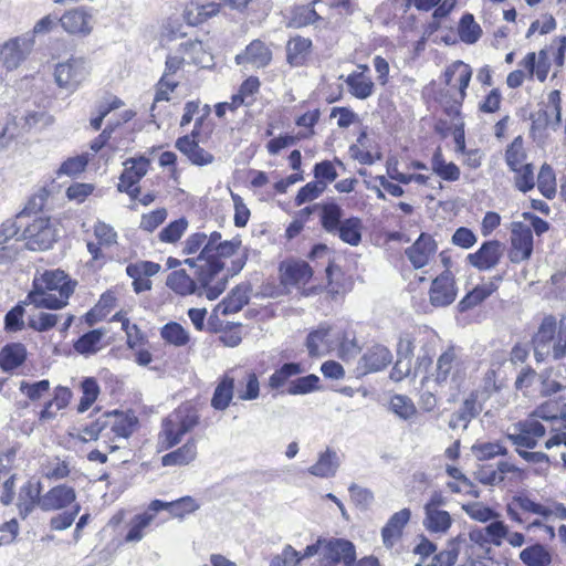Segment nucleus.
Masks as SVG:
<instances>
[{
  "label": "nucleus",
  "instance_id": "nucleus-1",
  "mask_svg": "<svg viewBox=\"0 0 566 566\" xmlns=\"http://www.w3.org/2000/svg\"><path fill=\"white\" fill-rule=\"evenodd\" d=\"M76 282L62 270L45 271L33 280V290L28 301L35 307L59 310L67 305Z\"/></svg>",
  "mask_w": 566,
  "mask_h": 566
},
{
  "label": "nucleus",
  "instance_id": "nucleus-2",
  "mask_svg": "<svg viewBox=\"0 0 566 566\" xmlns=\"http://www.w3.org/2000/svg\"><path fill=\"white\" fill-rule=\"evenodd\" d=\"M222 242L221 234L214 231L207 237V241L197 256L184 261L188 266L196 269L198 280L206 289V296L209 300H216L224 291L227 284V276L218 277L224 263L214 258V250Z\"/></svg>",
  "mask_w": 566,
  "mask_h": 566
},
{
  "label": "nucleus",
  "instance_id": "nucleus-3",
  "mask_svg": "<svg viewBox=\"0 0 566 566\" xmlns=\"http://www.w3.org/2000/svg\"><path fill=\"white\" fill-rule=\"evenodd\" d=\"M137 422V417L133 413L107 412L82 430V439L85 441L102 439L108 444L109 451L114 452L120 448L117 442L125 441L132 436Z\"/></svg>",
  "mask_w": 566,
  "mask_h": 566
},
{
  "label": "nucleus",
  "instance_id": "nucleus-4",
  "mask_svg": "<svg viewBox=\"0 0 566 566\" xmlns=\"http://www.w3.org/2000/svg\"><path fill=\"white\" fill-rule=\"evenodd\" d=\"M534 356L541 363L547 358L555 360L566 356V316L556 326V318L552 315L544 317L537 333L533 338Z\"/></svg>",
  "mask_w": 566,
  "mask_h": 566
},
{
  "label": "nucleus",
  "instance_id": "nucleus-5",
  "mask_svg": "<svg viewBox=\"0 0 566 566\" xmlns=\"http://www.w3.org/2000/svg\"><path fill=\"white\" fill-rule=\"evenodd\" d=\"M448 499L441 492H433L423 506V527L432 534L444 535L453 524L451 514L444 510Z\"/></svg>",
  "mask_w": 566,
  "mask_h": 566
},
{
  "label": "nucleus",
  "instance_id": "nucleus-6",
  "mask_svg": "<svg viewBox=\"0 0 566 566\" xmlns=\"http://www.w3.org/2000/svg\"><path fill=\"white\" fill-rule=\"evenodd\" d=\"M90 74V65L83 57H71L55 66L56 84L65 90L75 91Z\"/></svg>",
  "mask_w": 566,
  "mask_h": 566
},
{
  "label": "nucleus",
  "instance_id": "nucleus-7",
  "mask_svg": "<svg viewBox=\"0 0 566 566\" xmlns=\"http://www.w3.org/2000/svg\"><path fill=\"white\" fill-rule=\"evenodd\" d=\"M23 239L30 250H48L55 242L57 233L50 218L34 219L23 231Z\"/></svg>",
  "mask_w": 566,
  "mask_h": 566
},
{
  "label": "nucleus",
  "instance_id": "nucleus-8",
  "mask_svg": "<svg viewBox=\"0 0 566 566\" xmlns=\"http://www.w3.org/2000/svg\"><path fill=\"white\" fill-rule=\"evenodd\" d=\"M533 253V233L531 227L514 221L511 223V249L509 258L513 263L528 260Z\"/></svg>",
  "mask_w": 566,
  "mask_h": 566
},
{
  "label": "nucleus",
  "instance_id": "nucleus-9",
  "mask_svg": "<svg viewBox=\"0 0 566 566\" xmlns=\"http://www.w3.org/2000/svg\"><path fill=\"white\" fill-rule=\"evenodd\" d=\"M458 295L455 280L450 270L443 271L431 283L429 302L434 307H446L454 302Z\"/></svg>",
  "mask_w": 566,
  "mask_h": 566
},
{
  "label": "nucleus",
  "instance_id": "nucleus-10",
  "mask_svg": "<svg viewBox=\"0 0 566 566\" xmlns=\"http://www.w3.org/2000/svg\"><path fill=\"white\" fill-rule=\"evenodd\" d=\"M355 557V545L348 539L332 537L323 543V560L327 564L354 566Z\"/></svg>",
  "mask_w": 566,
  "mask_h": 566
},
{
  "label": "nucleus",
  "instance_id": "nucleus-11",
  "mask_svg": "<svg viewBox=\"0 0 566 566\" xmlns=\"http://www.w3.org/2000/svg\"><path fill=\"white\" fill-rule=\"evenodd\" d=\"M201 123V118L197 119L196 130H193L191 135L179 137L176 140V148L187 156L190 163L196 166H207L212 164L214 160L213 155L200 147L196 140V137L198 136V128Z\"/></svg>",
  "mask_w": 566,
  "mask_h": 566
},
{
  "label": "nucleus",
  "instance_id": "nucleus-12",
  "mask_svg": "<svg viewBox=\"0 0 566 566\" xmlns=\"http://www.w3.org/2000/svg\"><path fill=\"white\" fill-rule=\"evenodd\" d=\"M503 253V244L497 240H490L484 242L476 252L468 254L467 260L479 271H488L500 263Z\"/></svg>",
  "mask_w": 566,
  "mask_h": 566
},
{
  "label": "nucleus",
  "instance_id": "nucleus-13",
  "mask_svg": "<svg viewBox=\"0 0 566 566\" xmlns=\"http://www.w3.org/2000/svg\"><path fill=\"white\" fill-rule=\"evenodd\" d=\"M461 368V359L453 348H449L442 353L437 360V368L433 374L434 380L440 385L447 384L448 381L457 385Z\"/></svg>",
  "mask_w": 566,
  "mask_h": 566
},
{
  "label": "nucleus",
  "instance_id": "nucleus-14",
  "mask_svg": "<svg viewBox=\"0 0 566 566\" xmlns=\"http://www.w3.org/2000/svg\"><path fill=\"white\" fill-rule=\"evenodd\" d=\"M482 394L478 391H472L459 407V409L453 412L449 420V427L451 429H458L462 427V429H467L470 421L476 418L483 409L482 402L480 401V396Z\"/></svg>",
  "mask_w": 566,
  "mask_h": 566
},
{
  "label": "nucleus",
  "instance_id": "nucleus-15",
  "mask_svg": "<svg viewBox=\"0 0 566 566\" xmlns=\"http://www.w3.org/2000/svg\"><path fill=\"white\" fill-rule=\"evenodd\" d=\"M160 271V264L151 261H138L126 266V273L133 279V289L139 294L151 289L150 276Z\"/></svg>",
  "mask_w": 566,
  "mask_h": 566
},
{
  "label": "nucleus",
  "instance_id": "nucleus-16",
  "mask_svg": "<svg viewBox=\"0 0 566 566\" xmlns=\"http://www.w3.org/2000/svg\"><path fill=\"white\" fill-rule=\"evenodd\" d=\"M31 42L24 38H14L0 48V62L7 70L17 69L31 50Z\"/></svg>",
  "mask_w": 566,
  "mask_h": 566
},
{
  "label": "nucleus",
  "instance_id": "nucleus-17",
  "mask_svg": "<svg viewBox=\"0 0 566 566\" xmlns=\"http://www.w3.org/2000/svg\"><path fill=\"white\" fill-rule=\"evenodd\" d=\"M281 283L284 286H305L313 276V270L305 261L293 260L280 266Z\"/></svg>",
  "mask_w": 566,
  "mask_h": 566
},
{
  "label": "nucleus",
  "instance_id": "nucleus-18",
  "mask_svg": "<svg viewBox=\"0 0 566 566\" xmlns=\"http://www.w3.org/2000/svg\"><path fill=\"white\" fill-rule=\"evenodd\" d=\"M59 22L70 34L87 35L92 31V15L84 8L67 10L59 18Z\"/></svg>",
  "mask_w": 566,
  "mask_h": 566
},
{
  "label": "nucleus",
  "instance_id": "nucleus-19",
  "mask_svg": "<svg viewBox=\"0 0 566 566\" xmlns=\"http://www.w3.org/2000/svg\"><path fill=\"white\" fill-rule=\"evenodd\" d=\"M437 251L434 240L428 234H420L417 241L406 249V255L416 269L426 266Z\"/></svg>",
  "mask_w": 566,
  "mask_h": 566
},
{
  "label": "nucleus",
  "instance_id": "nucleus-20",
  "mask_svg": "<svg viewBox=\"0 0 566 566\" xmlns=\"http://www.w3.org/2000/svg\"><path fill=\"white\" fill-rule=\"evenodd\" d=\"M75 491L67 485H57L41 496L39 506L43 511H55L66 507L75 501Z\"/></svg>",
  "mask_w": 566,
  "mask_h": 566
},
{
  "label": "nucleus",
  "instance_id": "nucleus-21",
  "mask_svg": "<svg viewBox=\"0 0 566 566\" xmlns=\"http://www.w3.org/2000/svg\"><path fill=\"white\" fill-rule=\"evenodd\" d=\"M195 275H197L195 273ZM195 281L191 279L185 270H177L171 272L166 281L168 287H170L174 292L180 295H206V289L201 285V282L198 280Z\"/></svg>",
  "mask_w": 566,
  "mask_h": 566
},
{
  "label": "nucleus",
  "instance_id": "nucleus-22",
  "mask_svg": "<svg viewBox=\"0 0 566 566\" xmlns=\"http://www.w3.org/2000/svg\"><path fill=\"white\" fill-rule=\"evenodd\" d=\"M20 228L15 221L7 220L0 228V263L11 262L18 254L15 237Z\"/></svg>",
  "mask_w": 566,
  "mask_h": 566
},
{
  "label": "nucleus",
  "instance_id": "nucleus-23",
  "mask_svg": "<svg viewBox=\"0 0 566 566\" xmlns=\"http://www.w3.org/2000/svg\"><path fill=\"white\" fill-rule=\"evenodd\" d=\"M272 60V52L261 40L252 41L243 54H238L235 61L238 64L250 63L255 67H265Z\"/></svg>",
  "mask_w": 566,
  "mask_h": 566
},
{
  "label": "nucleus",
  "instance_id": "nucleus-24",
  "mask_svg": "<svg viewBox=\"0 0 566 566\" xmlns=\"http://www.w3.org/2000/svg\"><path fill=\"white\" fill-rule=\"evenodd\" d=\"M150 161L146 157L128 158L124 161V171L119 177L117 189H125V184L137 185L147 174Z\"/></svg>",
  "mask_w": 566,
  "mask_h": 566
},
{
  "label": "nucleus",
  "instance_id": "nucleus-25",
  "mask_svg": "<svg viewBox=\"0 0 566 566\" xmlns=\"http://www.w3.org/2000/svg\"><path fill=\"white\" fill-rule=\"evenodd\" d=\"M359 71L349 74L345 82L352 95L359 99L368 98L374 92V83L369 76L365 74L368 70L367 65H358Z\"/></svg>",
  "mask_w": 566,
  "mask_h": 566
},
{
  "label": "nucleus",
  "instance_id": "nucleus-26",
  "mask_svg": "<svg viewBox=\"0 0 566 566\" xmlns=\"http://www.w3.org/2000/svg\"><path fill=\"white\" fill-rule=\"evenodd\" d=\"M410 516V510L402 509L389 518L381 531L382 541L387 547H392L396 541L401 536L402 530L409 522Z\"/></svg>",
  "mask_w": 566,
  "mask_h": 566
},
{
  "label": "nucleus",
  "instance_id": "nucleus-27",
  "mask_svg": "<svg viewBox=\"0 0 566 566\" xmlns=\"http://www.w3.org/2000/svg\"><path fill=\"white\" fill-rule=\"evenodd\" d=\"M339 464L337 452L327 448L319 453L317 461L308 468V472L318 478H332L336 474Z\"/></svg>",
  "mask_w": 566,
  "mask_h": 566
},
{
  "label": "nucleus",
  "instance_id": "nucleus-28",
  "mask_svg": "<svg viewBox=\"0 0 566 566\" xmlns=\"http://www.w3.org/2000/svg\"><path fill=\"white\" fill-rule=\"evenodd\" d=\"M251 287L249 284H241L234 287L230 295L218 305L223 315L238 313L248 304L250 300Z\"/></svg>",
  "mask_w": 566,
  "mask_h": 566
},
{
  "label": "nucleus",
  "instance_id": "nucleus-29",
  "mask_svg": "<svg viewBox=\"0 0 566 566\" xmlns=\"http://www.w3.org/2000/svg\"><path fill=\"white\" fill-rule=\"evenodd\" d=\"M312 41L303 36H294L286 44V60L292 66L304 64L311 52Z\"/></svg>",
  "mask_w": 566,
  "mask_h": 566
},
{
  "label": "nucleus",
  "instance_id": "nucleus-30",
  "mask_svg": "<svg viewBox=\"0 0 566 566\" xmlns=\"http://www.w3.org/2000/svg\"><path fill=\"white\" fill-rule=\"evenodd\" d=\"M234 384L233 377L229 374L223 375L212 395V408L223 411L229 407L234 394Z\"/></svg>",
  "mask_w": 566,
  "mask_h": 566
},
{
  "label": "nucleus",
  "instance_id": "nucleus-31",
  "mask_svg": "<svg viewBox=\"0 0 566 566\" xmlns=\"http://www.w3.org/2000/svg\"><path fill=\"white\" fill-rule=\"evenodd\" d=\"M179 51L184 53L186 59H189L190 63L197 66L209 67L212 64V55L206 51L200 41L182 42L179 44Z\"/></svg>",
  "mask_w": 566,
  "mask_h": 566
},
{
  "label": "nucleus",
  "instance_id": "nucleus-32",
  "mask_svg": "<svg viewBox=\"0 0 566 566\" xmlns=\"http://www.w3.org/2000/svg\"><path fill=\"white\" fill-rule=\"evenodd\" d=\"M496 290L497 285L493 281L475 286L459 302V311L465 312L470 308H473L474 306L482 303L485 298H488Z\"/></svg>",
  "mask_w": 566,
  "mask_h": 566
},
{
  "label": "nucleus",
  "instance_id": "nucleus-33",
  "mask_svg": "<svg viewBox=\"0 0 566 566\" xmlns=\"http://www.w3.org/2000/svg\"><path fill=\"white\" fill-rule=\"evenodd\" d=\"M392 356L388 348L381 345L373 346L363 356L364 367L368 371H378L391 363Z\"/></svg>",
  "mask_w": 566,
  "mask_h": 566
},
{
  "label": "nucleus",
  "instance_id": "nucleus-34",
  "mask_svg": "<svg viewBox=\"0 0 566 566\" xmlns=\"http://www.w3.org/2000/svg\"><path fill=\"white\" fill-rule=\"evenodd\" d=\"M197 457V444L195 439L188 440L182 447L163 457L164 465H187Z\"/></svg>",
  "mask_w": 566,
  "mask_h": 566
},
{
  "label": "nucleus",
  "instance_id": "nucleus-35",
  "mask_svg": "<svg viewBox=\"0 0 566 566\" xmlns=\"http://www.w3.org/2000/svg\"><path fill=\"white\" fill-rule=\"evenodd\" d=\"M27 357V349L22 344L4 346L0 352V367L4 371L13 370L21 366Z\"/></svg>",
  "mask_w": 566,
  "mask_h": 566
},
{
  "label": "nucleus",
  "instance_id": "nucleus-36",
  "mask_svg": "<svg viewBox=\"0 0 566 566\" xmlns=\"http://www.w3.org/2000/svg\"><path fill=\"white\" fill-rule=\"evenodd\" d=\"M344 211L340 206L335 202H328L321 206V223L323 229L336 234L338 227L342 224Z\"/></svg>",
  "mask_w": 566,
  "mask_h": 566
},
{
  "label": "nucleus",
  "instance_id": "nucleus-37",
  "mask_svg": "<svg viewBox=\"0 0 566 566\" xmlns=\"http://www.w3.org/2000/svg\"><path fill=\"white\" fill-rule=\"evenodd\" d=\"M361 220L357 217H350L343 220L335 235H338L343 242L355 247L361 241Z\"/></svg>",
  "mask_w": 566,
  "mask_h": 566
},
{
  "label": "nucleus",
  "instance_id": "nucleus-38",
  "mask_svg": "<svg viewBox=\"0 0 566 566\" xmlns=\"http://www.w3.org/2000/svg\"><path fill=\"white\" fill-rule=\"evenodd\" d=\"M40 499V484H34L31 482L24 484L21 488L19 494L18 506L20 510V515H22L23 517L29 515L33 511L35 505H39Z\"/></svg>",
  "mask_w": 566,
  "mask_h": 566
},
{
  "label": "nucleus",
  "instance_id": "nucleus-39",
  "mask_svg": "<svg viewBox=\"0 0 566 566\" xmlns=\"http://www.w3.org/2000/svg\"><path fill=\"white\" fill-rule=\"evenodd\" d=\"M431 168L443 180L457 181L460 179V168L453 163H447L439 148L432 156Z\"/></svg>",
  "mask_w": 566,
  "mask_h": 566
},
{
  "label": "nucleus",
  "instance_id": "nucleus-40",
  "mask_svg": "<svg viewBox=\"0 0 566 566\" xmlns=\"http://www.w3.org/2000/svg\"><path fill=\"white\" fill-rule=\"evenodd\" d=\"M103 336L104 332L101 329L90 331L74 343V349L81 355L96 354L102 348Z\"/></svg>",
  "mask_w": 566,
  "mask_h": 566
},
{
  "label": "nucleus",
  "instance_id": "nucleus-41",
  "mask_svg": "<svg viewBox=\"0 0 566 566\" xmlns=\"http://www.w3.org/2000/svg\"><path fill=\"white\" fill-rule=\"evenodd\" d=\"M527 154L524 149V140L522 136H517L507 146L505 150V163L510 170L526 166Z\"/></svg>",
  "mask_w": 566,
  "mask_h": 566
},
{
  "label": "nucleus",
  "instance_id": "nucleus-42",
  "mask_svg": "<svg viewBox=\"0 0 566 566\" xmlns=\"http://www.w3.org/2000/svg\"><path fill=\"white\" fill-rule=\"evenodd\" d=\"M458 33L462 42L473 44L481 38L482 29L475 22L473 14L464 13L460 19Z\"/></svg>",
  "mask_w": 566,
  "mask_h": 566
},
{
  "label": "nucleus",
  "instance_id": "nucleus-43",
  "mask_svg": "<svg viewBox=\"0 0 566 566\" xmlns=\"http://www.w3.org/2000/svg\"><path fill=\"white\" fill-rule=\"evenodd\" d=\"M389 409L402 420H409L417 413L413 401L405 395H394L389 401Z\"/></svg>",
  "mask_w": 566,
  "mask_h": 566
},
{
  "label": "nucleus",
  "instance_id": "nucleus-44",
  "mask_svg": "<svg viewBox=\"0 0 566 566\" xmlns=\"http://www.w3.org/2000/svg\"><path fill=\"white\" fill-rule=\"evenodd\" d=\"M537 188L547 199H552L556 195V177L553 168L548 164H544L541 167L537 176Z\"/></svg>",
  "mask_w": 566,
  "mask_h": 566
},
{
  "label": "nucleus",
  "instance_id": "nucleus-45",
  "mask_svg": "<svg viewBox=\"0 0 566 566\" xmlns=\"http://www.w3.org/2000/svg\"><path fill=\"white\" fill-rule=\"evenodd\" d=\"M520 558L527 566H546L551 563L549 554L538 544L524 548Z\"/></svg>",
  "mask_w": 566,
  "mask_h": 566
},
{
  "label": "nucleus",
  "instance_id": "nucleus-46",
  "mask_svg": "<svg viewBox=\"0 0 566 566\" xmlns=\"http://www.w3.org/2000/svg\"><path fill=\"white\" fill-rule=\"evenodd\" d=\"M512 171L514 172V186L517 190L526 193L535 187L536 182L533 164H526V166L516 168V170Z\"/></svg>",
  "mask_w": 566,
  "mask_h": 566
},
{
  "label": "nucleus",
  "instance_id": "nucleus-47",
  "mask_svg": "<svg viewBox=\"0 0 566 566\" xmlns=\"http://www.w3.org/2000/svg\"><path fill=\"white\" fill-rule=\"evenodd\" d=\"M155 514L145 512L136 515L132 522L129 531L125 536L126 542H139L144 537V530L147 528L153 522Z\"/></svg>",
  "mask_w": 566,
  "mask_h": 566
},
{
  "label": "nucleus",
  "instance_id": "nucleus-48",
  "mask_svg": "<svg viewBox=\"0 0 566 566\" xmlns=\"http://www.w3.org/2000/svg\"><path fill=\"white\" fill-rule=\"evenodd\" d=\"M303 371L297 363H286L279 370L271 375L269 386L273 389L282 387L289 378L296 376Z\"/></svg>",
  "mask_w": 566,
  "mask_h": 566
},
{
  "label": "nucleus",
  "instance_id": "nucleus-49",
  "mask_svg": "<svg viewBox=\"0 0 566 566\" xmlns=\"http://www.w3.org/2000/svg\"><path fill=\"white\" fill-rule=\"evenodd\" d=\"M161 337L175 346H184L189 340L188 333L178 323L166 324L161 329Z\"/></svg>",
  "mask_w": 566,
  "mask_h": 566
},
{
  "label": "nucleus",
  "instance_id": "nucleus-50",
  "mask_svg": "<svg viewBox=\"0 0 566 566\" xmlns=\"http://www.w3.org/2000/svg\"><path fill=\"white\" fill-rule=\"evenodd\" d=\"M326 189L325 181H311L302 187L295 198L296 206H302L305 202L313 201L318 198Z\"/></svg>",
  "mask_w": 566,
  "mask_h": 566
},
{
  "label": "nucleus",
  "instance_id": "nucleus-51",
  "mask_svg": "<svg viewBox=\"0 0 566 566\" xmlns=\"http://www.w3.org/2000/svg\"><path fill=\"white\" fill-rule=\"evenodd\" d=\"M319 378L316 375H307L300 377L290 382L287 394L290 395H305L318 389Z\"/></svg>",
  "mask_w": 566,
  "mask_h": 566
},
{
  "label": "nucleus",
  "instance_id": "nucleus-52",
  "mask_svg": "<svg viewBox=\"0 0 566 566\" xmlns=\"http://www.w3.org/2000/svg\"><path fill=\"white\" fill-rule=\"evenodd\" d=\"M479 461H486L497 455H506L507 449L499 442H486L472 448Z\"/></svg>",
  "mask_w": 566,
  "mask_h": 566
},
{
  "label": "nucleus",
  "instance_id": "nucleus-53",
  "mask_svg": "<svg viewBox=\"0 0 566 566\" xmlns=\"http://www.w3.org/2000/svg\"><path fill=\"white\" fill-rule=\"evenodd\" d=\"M546 124L556 127L562 122V107H560V93L559 91H552L548 94V105L545 111Z\"/></svg>",
  "mask_w": 566,
  "mask_h": 566
},
{
  "label": "nucleus",
  "instance_id": "nucleus-54",
  "mask_svg": "<svg viewBox=\"0 0 566 566\" xmlns=\"http://www.w3.org/2000/svg\"><path fill=\"white\" fill-rule=\"evenodd\" d=\"M188 227L186 219L181 218L172 221L159 232V240L167 243L177 242Z\"/></svg>",
  "mask_w": 566,
  "mask_h": 566
},
{
  "label": "nucleus",
  "instance_id": "nucleus-55",
  "mask_svg": "<svg viewBox=\"0 0 566 566\" xmlns=\"http://www.w3.org/2000/svg\"><path fill=\"white\" fill-rule=\"evenodd\" d=\"M163 432L166 437V448L178 444L188 431H184L182 424H178L175 419L167 418L163 424Z\"/></svg>",
  "mask_w": 566,
  "mask_h": 566
},
{
  "label": "nucleus",
  "instance_id": "nucleus-56",
  "mask_svg": "<svg viewBox=\"0 0 566 566\" xmlns=\"http://www.w3.org/2000/svg\"><path fill=\"white\" fill-rule=\"evenodd\" d=\"M300 563V552L291 545H285L280 554L272 557L269 566H297Z\"/></svg>",
  "mask_w": 566,
  "mask_h": 566
},
{
  "label": "nucleus",
  "instance_id": "nucleus-57",
  "mask_svg": "<svg viewBox=\"0 0 566 566\" xmlns=\"http://www.w3.org/2000/svg\"><path fill=\"white\" fill-rule=\"evenodd\" d=\"M185 62L186 57L184 53L179 51V48L175 52H170L166 57L165 71L161 77L172 80L171 76L176 75L179 71H181Z\"/></svg>",
  "mask_w": 566,
  "mask_h": 566
},
{
  "label": "nucleus",
  "instance_id": "nucleus-58",
  "mask_svg": "<svg viewBox=\"0 0 566 566\" xmlns=\"http://www.w3.org/2000/svg\"><path fill=\"white\" fill-rule=\"evenodd\" d=\"M260 87V81L258 77H249L247 78L240 87V91L232 98V105L238 107L239 105L245 103V98L252 97Z\"/></svg>",
  "mask_w": 566,
  "mask_h": 566
},
{
  "label": "nucleus",
  "instance_id": "nucleus-59",
  "mask_svg": "<svg viewBox=\"0 0 566 566\" xmlns=\"http://www.w3.org/2000/svg\"><path fill=\"white\" fill-rule=\"evenodd\" d=\"M168 418L175 419L178 424H182L184 431L192 430L199 422L197 412L188 408H180Z\"/></svg>",
  "mask_w": 566,
  "mask_h": 566
},
{
  "label": "nucleus",
  "instance_id": "nucleus-60",
  "mask_svg": "<svg viewBox=\"0 0 566 566\" xmlns=\"http://www.w3.org/2000/svg\"><path fill=\"white\" fill-rule=\"evenodd\" d=\"M59 316L55 314L41 312L38 315H33L29 318L28 325L38 331L44 332L54 327L57 323Z\"/></svg>",
  "mask_w": 566,
  "mask_h": 566
},
{
  "label": "nucleus",
  "instance_id": "nucleus-61",
  "mask_svg": "<svg viewBox=\"0 0 566 566\" xmlns=\"http://www.w3.org/2000/svg\"><path fill=\"white\" fill-rule=\"evenodd\" d=\"M515 432L507 433V439L516 447V449H534L538 441L531 434L525 432V428H514Z\"/></svg>",
  "mask_w": 566,
  "mask_h": 566
},
{
  "label": "nucleus",
  "instance_id": "nucleus-62",
  "mask_svg": "<svg viewBox=\"0 0 566 566\" xmlns=\"http://www.w3.org/2000/svg\"><path fill=\"white\" fill-rule=\"evenodd\" d=\"M459 544H460V538L457 537L455 539L450 542L447 549L437 554L434 556L433 560H436L437 564H439V566H453L458 558Z\"/></svg>",
  "mask_w": 566,
  "mask_h": 566
},
{
  "label": "nucleus",
  "instance_id": "nucleus-63",
  "mask_svg": "<svg viewBox=\"0 0 566 566\" xmlns=\"http://www.w3.org/2000/svg\"><path fill=\"white\" fill-rule=\"evenodd\" d=\"M87 165L85 156H76L65 160L57 170L59 175L76 176L84 171Z\"/></svg>",
  "mask_w": 566,
  "mask_h": 566
},
{
  "label": "nucleus",
  "instance_id": "nucleus-64",
  "mask_svg": "<svg viewBox=\"0 0 566 566\" xmlns=\"http://www.w3.org/2000/svg\"><path fill=\"white\" fill-rule=\"evenodd\" d=\"M94 234L101 245L111 247L116 243L117 233L115 230L105 222L98 221L94 227Z\"/></svg>",
  "mask_w": 566,
  "mask_h": 566
}]
</instances>
